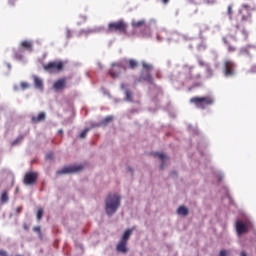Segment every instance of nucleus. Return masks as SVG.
Instances as JSON below:
<instances>
[{"mask_svg":"<svg viewBox=\"0 0 256 256\" xmlns=\"http://www.w3.org/2000/svg\"><path fill=\"white\" fill-rule=\"evenodd\" d=\"M121 206V197L117 194H109L106 198V213L107 215H114L117 209Z\"/></svg>","mask_w":256,"mask_h":256,"instance_id":"nucleus-1","label":"nucleus"},{"mask_svg":"<svg viewBox=\"0 0 256 256\" xmlns=\"http://www.w3.org/2000/svg\"><path fill=\"white\" fill-rule=\"evenodd\" d=\"M190 103L197 109H207L215 103V99L212 96H195L190 99Z\"/></svg>","mask_w":256,"mask_h":256,"instance_id":"nucleus-2","label":"nucleus"},{"mask_svg":"<svg viewBox=\"0 0 256 256\" xmlns=\"http://www.w3.org/2000/svg\"><path fill=\"white\" fill-rule=\"evenodd\" d=\"M127 27L125 20H118L108 24V33H120V35H127Z\"/></svg>","mask_w":256,"mask_h":256,"instance_id":"nucleus-3","label":"nucleus"},{"mask_svg":"<svg viewBox=\"0 0 256 256\" xmlns=\"http://www.w3.org/2000/svg\"><path fill=\"white\" fill-rule=\"evenodd\" d=\"M43 68L48 73H61L65 69V63L63 61H52L45 64Z\"/></svg>","mask_w":256,"mask_h":256,"instance_id":"nucleus-4","label":"nucleus"},{"mask_svg":"<svg viewBox=\"0 0 256 256\" xmlns=\"http://www.w3.org/2000/svg\"><path fill=\"white\" fill-rule=\"evenodd\" d=\"M123 71H127V68L123 65V62H118L112 64L111 69L109 70V75L112 77V79H117Z\"/></svg>","mask_w":256,"mask_h":256,"instance_id":"nucleus-5","label":"nucleus"},{"mask_svg":"<svg viewBox=\"0 0 256 256\" xmlns=\"http://www.w3.org/2000/svg\"><path fill=\"white\" fill-rule=\"evenodd\" d=\"M142 67L147 73L142 72L139 81H148V83H153V77H151V71H153V65L148 64L147 62L142 63Z\"/></svg>","mask_w":256,"mask_h":256,"instance_id":"nucleus-6","label":"nucleus"},{"mask_svg":"<svg viewBox=\"0 0 256 256\" xmlns=\"http://www.w3.org/2000/svg\"><path fill=\"white\" fill-rule=\"evenodd\" d=\"M236 67L237 65L232 60H225L224 71H223V74L225 75V77H234Z\"/></svg>","mask_w":256,"mask_h":256,"instance_id":"nucleus-7","label":"nucleus"},{"mask_svg":"<svg viewBox=\"0 0 256 256\" xmlns=\"http://www.w3.org/2000/svg\"><path fill=\"white\" fill-rule=\"evenodd\" d=\"M79 171H83V166H66L61 170L57 171V175H68L69 173H79Z\"/></svg>","mask_w":256,"mask_h":256,"instance_id":"nucleus-8","label":"nucleus"},{"mask_svg":"<svg viewBox=\"0 0 256 256\" xmlns=\"http://www.w3.org/2000/svg\"><path fill=\"white\" fill-rule=\"evenodd\" d=\"M39 179V173L37 172H28L24 176L23 183L24 185H35Z\"/></svg>","mask_w":256,"mask_h":256,"instance_id":"nucleus-9","label":"nucleus"},{"mask_svg":"<svg viewBox=\"0 0 256 256\" xmlns=\"http://www.w3.org/2000/svg\"><path fill=\"white\" fill-rule=\"evenodd\" d=\"M67 87V78H61L53 84L55 91H63Z\"/></svg>","mask_w":256,"mask_h":256,"instance_id":"nucleus-10","label":"nucleus"},{"mask_svg":"<svg viewBox=\"0 0 256 256\" xmlns=\"http://www.w3.org/2000/svg\"><path fill=\"white\" fill-rule=\"evenodd\" d=\"M122 64L126 69H137L139 67V62L135 59L122 60Z\"/></svg>","mask_w":256,"mask_h":256,"instance_id":"nucleus-11","label":"nucleus"},{"mask_svg":"<svg viewBox=\"0 0 256 256\" xmlns=\"http://www.w3.org/2000/svg\"><path fill=\"white\" fill-rule=\"evenodd\" d=\"M236 231L238 235H243V233H247V231H249V225L238 221L236 222Z\"/></svg>","mask_w":256,"mask_h":256,"instance_id":"nucleus-12","label":"nucleus"},{"mask_svg":"<svg viewBox=\"0 0 256 256\" xmlns=\"http://www.w3.org/2000/svg\"><path fill=\"white\" fill-rule=\"evenodd\" d=\"M20 49H24V51H33V41L31 40H24L20 43Z\"/></svg>","mask_w":256,"mask_h":256,"instance_id":"nucleus-13","label":"nucleus"},{"mask_svg":"<svg viewBox=\"0 0 256 256\" xmlns=\"http://www.w3.org/2000/svg\"><path fill=\"white\" fill-rule=\"evenodd\" d=\"M47 119V114L45 112H40L37 116H32L31 121L32 123H41Z\"/></svg>","mask_w":256,"mask_h":256,"instance_id":"nucleus-14","label":"nucleus"},{"mask_svg":"<svg viewBox=\"0 0 256 256\" xmlns=\"http://www.w3.org/2000/svg\"><path fill=\"white\" fill-rule=\"evenodd\" d=\"M116 251L123 254L127 253L129 251V248H127V242H123L122 240H120V242L116 246Z\"/></svg>","mask_w":256,"mask_h":256,"instance_id":"nucleus-15","label":"nucleus"},{"mask_svg":"<svg viewBox=\"0 0 256 256\" xmlns=\"http://www.w3.org/2000/svg\"><path fill=\"white\" fill-rule=\"evenodd\" d=\"M222 41H223L224 45H227L228 53H235V51H237V48L235 46L229 44V40H227V37H223Z\"/></svg>","mask_w":256,"mask_h":256,"instance_id":"nucleus-16","label":"nucleus"},{"mask_svg":"<svg viewBox=\"0 0 256 256\" xmlns=\"http://www.w3.org/2000/svg\"><path fill=\"white\" fill-rule=\"evenodd\" d=\"M133 231H134L133 228L126 230V231L124 232V234H123V236H122V238H121L120 241H122V242H124V243H128L129 237H131V235H133Z\"/></svg>","mask_w":256,"mask_h":256,"instance_id":"nucleus-17","label":"nucleus"},{"mask_svg":"<svg viewBox=\"0 0 256 256\" xmlns=\"http://www.w3.org/2000/svg\"><path fill=\"white\" fill-rule=\"evenodd\" d=\"M34 79V85L37 89H43V80L39 78L38 76H33Z\"/></svg>","mask_w":256,"mask_h":256,"instance_id":"nucleus-18","label":"nucleus"},{"mask_svg":"<svg viewBox=\"0 0 256 256\" xmlns=\"http://www.w3.org/2000/svg\"><path fill=\"white\" fill-rule=\"evenodd\" d=\"M153 155L154 157H158V159L162 161L161 169H163V166L165 165V160L167 159V155L163 153H157V152H155Z\"/></svg>","mask_w":256,"mask_h":256,"instance_id":"nucleus-19","label":"nucleus"},{"mask_svg":"<svg viewBox=\"0 0 256 256\" xmlns=\"http://www.w3.org/2000/svg\"><path fill=\"white\" fill-rule=\"evenodd\" d=\"M145 20L132 21L133 29H139L140 27H144Z\"/></svg>","mask_w":256,"mask_h":256,"instance_id":"nucleus-20","label":"nucleus"},{"mask_svg":"<svg viewBox=\"0 0 256 256\" xmlns=\"http://www.w3.org/2000/svg\"><path fill=\"white\" fill-rule=\"evenodd\" d=\"M177 213L178 215H189V210L185 207V206H180L178 209H177Z\"/></svg>","mask_w":256,"mask_h":256,"instance_id":"nucleus-21","label":"nucleus"},{"mask_svg":"<svg viewBox=\"0 0 256 256\" xmlns=\"http://www.w3.org/2000/svg\"><path fill=\"white\" fill-rule=\"evenodd\" d=\"M125 95H126V101L133 103V92H131V90H126Z\"/></svg>","mask_w":256,"mask_h":256,"instance_id":"nucleus-22","label":"nucleus"},{"mask_svg":"<svg viewBox=\"0 0 256 256\" xmlns=\"http://www.w3.org/2000/svg\"><path fill=\"white\" fill-rule=\"evenodd\" d=\"M9 201V194L4 191L1 196V203H7Z\"/></svg>","mask_w":256,"mask_h":256,"instance_id":"nucleus-23","label":"nucleus"},{"mask_svg":"<svg viewBox=\"0 0 256 256\" xmlns=\"http://www.w3.org/2000/svg\"><path fill=\"white\" fill-rule=\"evenodd\" d=\"M111 121H113V116H108L102 120L101 125H107V123H111Z\"/></svg>","mask_w":256,"mask_h":256,"instance_id":"nucleus-24","label":"nucleus"},{"mask_svg":"<svg viewBox=\"0 0 256 256\" xmlns=\"http://www.w3.org/2000/svg\"><path fill=\"white\" fill-rule=\"evenodd\" d=\"M43 214H44L43 208L38 209V211H37V220L38 221H41V219H43Z\"/></svg>","mask_w":256,"mask_h":256,"instance_id":"nucleus-25","label":"nucleus"},{"mask_svg":"<svg viewBox=\"0 0 256 256\" xmlns=\"http://www.w3.org/2000/svg\"><path fill=\"white\" fill-rule=\"evenodd\" d=\"M87 133H89V128L84 129V130L80 133V139H85V137H87Z\"/></svg>","mask_w":256,"mask_h":256,"instance_id":"nucleus-26","label":"nucleus"},{"mask_svg":"<svg viewBox=\"0 0 256 256\" xmlns=\"http://www.w3.org/2000/svg\"><path fill=\"white\" fill-rule=\"evenodd\" d=\"M241 33L243 35L244 41H247V38L249 37V33L247 32V30L243 29Z\"/></svg>","mask_w":256,"mask_h":256,"instance_id":"nucleus-27","label":"nucleus"},{"mask_svg":"<svg viewBox=\"0 0 256 256\" xmlns=\"http://www.w3.org/2000/svg\"><path fill=\"white\" fill-rule=\"evenodd\" d=\"M240 55H249V49L241 48L240 49Z\"/></svg>","mask_w":256,"mask_h":256,"instance_id":"nucleus-28","label":"nucleus"},{"mask_svg":"<svg viewBox=\"0 0 256 256\" xmlns=\"http://www.w3.org/2000/svg\"><path fill=\"white\" fill-rule=\"evenodd\" d=\"M14 57L18 61H21L23 59V54H20L19 52H15Z\"/></svg>","mask_w":256,"mask_h":256,"instance_id":"nucleus-29","label":"nucleus"},{"mask_svg":"<svg viewBox=\"0 0 256 256\" xmlns=\"http://www.w3.org/2000/svg\"><path fill=\"white\" fill-rule=\"evenodd\" d=\"M227 14L229 15V17H231L233 15V6L232 5L228 6Z\"/></svg>","mask_w":256,"mask_h":256,"instance_id":"nucleus-30","label":"nucleus"},{"mask_svg":"<svg viewBox=\"0 0 256 256\" xmlns=\"http://www.w3.org/2000/svg\"><path fill=\"white\" fill-rule=\"evenodd\" d=\"M33 231H34L35 233H38L39 235H41V226H35V227L33 228Z\"/></svg>","mask_w":256,"mask_h":256,"instance_id":"nucleus-31","label":"nucleus"},{"mask_svg":"<svg viewBox=\"0 0 256 256\" xmlns=\"http://www.w3.org/2000/svg\"><path fill=\"white\" fill-rule=\"evenodd\" d=\"M21 87H22V89H29V83H27V82H21Z\"/></svg>","mask_w":256,"mask_h":256,"instance_id":"nucleus-32","label":"nucleus"},{"mask_svg":"<svg viewBox=\"0 0 256 256\" xmlns=\"http://www.w3.org/2000/svg\"><path fill=\"white\" fill-rule=\"evenodd\" d=\"M23 211V206H19L16 208V215H19Z\"/></svg>","mask_w":256,"mask_h":256,"instance_id":"nucleus-33","label":"nucleus"},{"mask_svg":"<svg viewBox=\"0 0 256 256\" xmlns=\"http://www.w3.org/2000/svg\"><path fill=\"white\" fill-rule=\"evenodd\" d=\"M46 159H49L50 161L54 159L53 153H48L46 155Z\"/></svg>","mask_w":256,"mask_h":256,"instance_id":"nucleus-34","label":"nucleus"},{"mask_svg":"<svg viewBox=\"0 0 256 256\" xmlns=\"http://www.w3.org/2000/svg\"><path fill=\"white\" fill-rule=\"evenodd\" d=\"M219 255L220 256H227L228 252H227V250H221Z\"/></svg>","mask_w":256,"mask_h":256,"instance_id":"nucleus-35","label":"nucleus"},{"mask_svg":"<svg viewBox=\"0 0 256 256\" xmlns=\"http://www.w3.org/2000/svg\"><path fill=\"white\" fill-rule=\"evenodd\" d=\"M24 231H29V224L25 223L23 224Z\"/></svg>","mask_w":256,"mask_h":256,"instance_id":"nucleus-36","label":"nucleus"},{"mask_svg":"<svg viewBox=\"0 0 256 256\" xmlns=\"http://www.w3.org/2000/svg\"><path fill=\"white\" fill-rule=\"evenodd\" d=\"M20 141H23V137L18 138L15 142H13V145H17Z\"/></svg>","mask_w":256,"mask_h":256,"instance_id":"nucleus-37","label":"nucleus"},{"mask_svg":"<svg viewBox=\"0 0 256 256\" xmlns=\"http://www.w3.org/2000/svg\"><path fill=\"white\" fill-rule=\"evenodd\" d=\"M0 256H7V252L5 250H0Z\"/></svg>","mask_w":256,"mask_h":256,"instance_id":"nucleus-38","label":"nucleus"},{"mask_svg":"<svg viewBox=\"0 0 256 256\" xmlns=\"http://www.w3.org/2000/svg\"><path fill=\"white\" fill-rule=\"evenodd\" d=\"M240 256H247V252L242 251L241 254H240Z\"/></svg>","mask_w":256,"mask_h":256,"instance_id":"nucleus-39","label":"nucleus"},{"mask_svg":"<svg viewBox=\"0 0 256 256\" xmlns=\"http://www.w3.org/2000/svg\"><path fill=\"white\" fill-rule=\"evenodd\" d=\"M162 3H164V5H167V3H169V0H161Z\"/></svg>","mask_w":256,"mask_h":256,"instance_id":"nucleus-40","label":"nucleus"},{"mask_svg":"<svg viewBox=\"0 0 256 256\" xmlns=\"http://www.w3.org/2000/svg\"><path fill=\"white\" fill-rule=\"evenodd\" d=\"M242 7H243L244 9H249V5H247V4L242 5Z\"/></svg>","mask_w":256,"mask_h":256,"instance_id":"nucleus-41","label":"nucleus"},{"mask_svg":"<svg viewBox=\"0 0 256 256\" xmlns=\"http://www.w3.org/2000/svg\"><path fill=\"white\" fill-rule=\"evenodd\" d=\"M121 89H125V84H121Z\"/></svg>","mask_w":256,"mask_h":256,"instance_id":"nucleus-42","label":"nucleus"},{"mask_svg":"<svg viewBox=\"0 0 256 256\" xmlns=\"http://www.w3.org/2000/svg\"><path fill=\"white\" fill-rule=\"evenodd\" d=\"M95 127H99V124H96Z\"/></svg>","mask_w":256,"mask_h":256,"instance_id":"nucleus-43","label":"nucleus"}]
</instances>
